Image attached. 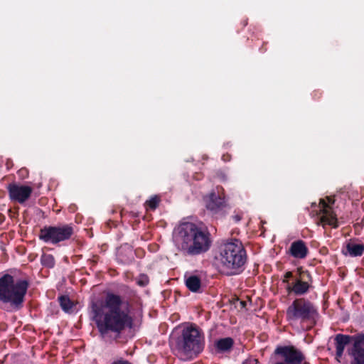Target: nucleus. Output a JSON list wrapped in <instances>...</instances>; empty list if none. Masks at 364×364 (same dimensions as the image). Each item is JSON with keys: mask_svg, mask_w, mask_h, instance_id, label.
<instances>
[{"mask_svg": "<svg viewBox=\"0 0 364 364\" xmlns=\"http://www.w3.org/2000/svg\"><path fill=\"white\" fill-rule=\"evenodd\" d=\"M309 284L306 282L301 281L299 278H295L294 282L288 284L287 289L289 292H293L296 295H302L308 291Z\"/></svg>", "mask_w": 364, "mask_h": 364, "instance_id": "obj_13", "label": "nucleus"}, {"mask_svg": "<svg viewBox=\"0 0 364 364\" xmlns=\"http://www.w3.org/2000/svg\"><path fill=\"white\" fill-rule=\"evenodd\" d=\"M112 364H131L127 360H124L122 359L118 360L117 361H114Z\"/></svg>", "mask_w": 364, "mask_h": 364, "instance_id": "obj_23", "label": "nucleus"}, {"mask_svg": "<svg viewBox=\"0 0 364 364\" xmlns=\"http://www.w3.org/2000/svg\"><path fill=\"white\" fill-rule=\"evenodd\" d=\"M246 259V251L239 240H227L219 247L218 260L227 274H239Z\"/></svg>", "mask_w": 364, "mask_h": 364, "instance_id": "obj_3", "label": "nucleus"}, {"mask_svg": "<svg viewBox=\"0 0 364 364\" xmlns=\"http://www.w3.org/2000/svg\"><path fill=\"white\" fill-rule=\"evenodd\" d=\"M28 287V284L26 280L4 274L0 277V301L9 304L16 309H21Z\"/></svg>", "mask_w": 364, "mask_h": 364, "instance_id": "obj_4", "label": "nucleus"}, {"mask_svg": "<svg viewBox=\"0 0 364 364\" xmlns=\"http://www.w3.org/2000/svg\"><path fill=\"white\" fill-rule=\"evenodd\" d=\"M346 250L352 257L360 256L364 252V245L355 242H348L346 245Z\"/></svg>", "mask_w": 364, "mask_h": 364, "instance_id": "obj_17", "label": "nucleus"}, {"mask_svg": "<svg viewBox=\"0 0 364 364\" xmlns=\"http://www.w3.org/2000/svg\"><path fill=\"white\" fill-rule=\"evenodd\" d=\"M41 263L43 266L51 268L55 264V259L51 255H43L41 257Z\"/></svg>", "mask_w": 364, "mask_h": 364, "instance_id": "obj_20", "label": "nucleus"}, {"mask_svg": "<svg viewBox=\"0 0 364 364\" xmlns=\"http://www.w3.org/2000/svg\"><path fill=\"white\" fill-rule=\"evenodd\" d=\"M159 203V198L157 196H154L146 202V208L154 210L157 207Z\"/></svg>", "mask_w": 364, "mask_h": 364, "instance_id": "obj_21", "label": "nucleus"}, {"mask_svg": "<svg viewBox=\"0 0 364 364\" xmlns=\"http://www.w3.org/2000/svg\"><path fill=\"white\" fill-rule=\"evenodd\" d=\"M316 314L314 305L304 299H295L287 310V318L289 321H309L314 319Z\"/></svg>", "mask_w": 364, "mask_h": 364, "instance_id": "obj_6", "label": "nucleus"}, {"mask_svg": "<svg viewBox=\"0 0 364 364\" xmlns=\"http://www.w3.org/2000/svg\"><path fill=\"white\" fill-rule=\"evenodd\" d=\"M73 229L70 225L48 226L41 230L39 238L45 242L57 244L70 238Z\"/></svg>", "mask_w": 364, "mask_h": 364, "instance_id": "obj_7", "label": "nucleus"}, {"mask_svg": "<svg viewBox=\"0 0 364 364\" xmlns=\"http://www.w3.org/2000/svg\"><path fill=\"white\" fill-rule=\"evenodd\" d=\"M290 254L295 258L304 259L308 253V248L302 240H296L291 245Z\"/></svg>", "mask_w": 364, "mask_h": 364, "instance_id": "obj_14", "label": "nucleus"}, {"mask_svg": "<svg viewBox=\"0 0 364 364\" xmlns=\"http://www.w3.org/2000/svg\"><path fill=\"white\" fill-rule=\"evenodd\" d=\"M186 285L190 291L197 292L200 288L201 282L198 277L191 275L186 277Z\"/></svg>", "mask_w": 364, "mask_h": 364, "instance_id": "obj_16", "label": "nucleus"}, {"mask_svg": "<svg viewBox=\"0 0 364 364\" xmlns=\"http://www.w3.org/2000/svg\"><path fill=\"white\" fill-rule=\"evenodd\" d=\"M304 364H309L308 363H304Z\"/></svg>", "mask_w": 364, "mask_h": 364, "instance_id": "obj_26", "label": "nucleus"}, {"mask_svg": "<svg viewBox=\"0 0 364 364\" xmlns=\"http://www.w3.org/2000/svg\"><path fill=\"white\" fill-rule=\"evenodd\" d=\"M173 241L178 250L190 255L203 253L210 246L208 232L190 222L181 223L174 229Z\"/></svg>", "mask_w": 364, "mask_h": 364, "instance_id": "obj_2", "label": "nucleus"}, {"mask_svg": "<svg viewBox=\"0 0 364 364\" xmlns=\"http://www.w3.org/2000/svg\"><path fill=\"white\" fill-rule=\"evenodd\" d=\"M350 364H364V333L352 336V346L348 350Z\"/></svg>", "mask_w": 364, "mask_h": 364, "instance_id": "obj_9", "label": "nucleus"}, {"mask_svg": "<svg viewBox=\"0 0 364 364\" xmlns=\"http://www.w3.org/2000/svg\"><path fill=\"white\" fill-rule=\"evenodd\" d=\"M149 283V279L146 275H141L137 280V284L141 287L146 286Z\"/></svg>", "mask_w": 364, "mask_h": 364, "instance_id": "obj_22", "label": "nucleus"}, {"mask_svg": "<svg viewBox=\"0 0 364 364\" xmlns=\"http://www.w3.org/2000/svg\"><path fill=\"white\" fill-rule=\"evenodd\" d=\"M8 191L10 199L19 203H23L27 200L33 191L30 186L17 183L9 184L8 186Z\"/></svg>", "mask_w": 364, "mask_h": 364, "instance_id": "obj_10", "label": "nucleus"}, {"mask_svg": "<svg viewBox=\"0 0 364 364\" xmlns=\"http://www.w3.org/2000/svg\"><path fill=\"white\" fill-rule=\"evenodd\" d=\"M59 302L61 308L66 312L70 310L73 307L71 301L66 296H61L59 298Z\"/></svg>", "mask_w": 364, "mask_h": 364, "instance_id": "obj_19", "label": "nucleus"}, {"mask_svg": "<svg viewBox=\"0 0 364 364\" xmlns=\"http://www.w3.org/2000/svg\"><path fill=\"white\" fill-rule=\"evenodd\" d=\"M352 343V336L343 334H337L335 337V345L336 350V358L338 359L343 355L346 346Z\"/></svg>", "mask_w": 364, "mask_h": 364, "instance_id": "obj_15", "label": "nucleus"}, {"mask_svg": "<svg viewBox=\"0 0 364 364\" xmlns=\"http://www.w3.org/2000/svg\"><path fill=\"white\" fill-rule=\"evenodd\" d=\"M327 200L328 203H326L324 199H320V202L318 205L313 203L311 204L313 209L311 213L315 215H320V223L323 225H328L333 228H336L338 226L337 219L330 206V204L333 203V201L330 198H327Z\"/></svg>", "mask_w": 364, "mask_h": 364, "instance_id": "obj_8", "label": "nucleus"}, {"mask_svg": "<svg viewBox=\"0 0 364 364\" xmlns=\"http://www.w3.org/2000/svg\"><path fill=\"white\" fill-rule=\"evenodd\" d=\"M293 277V274L291 272H287L286 274H285V276H284V282H287V279L289 278H291Z\"/></svg>", "mask_w": 364, "mask_h": 364, "instance_id": "obj_24", "label": "nucleus"}, {"mask_svg": "<svg viewBox=\"0 0 364 364\" xmlns=\"http://www.w3.org/2000/svg\"><path fill=\"white\" fill-rule=\"evenodd\" d=\"M206 208L213 212H217L225 205V199L215 192L210 193L204 198Z\"/></svg>", "mask_w": 364, "mask_h": 364, "instance_id": "obj_12", "label": "nucleus"}, {"mask_svg": "<svg viewBox=\"0 0 364 364\" xmlns=\"http://www.w3.org/2000/svg\"><path fill=\"white\" fill-rule=\"evenodd\" d=\"M235 218L236 221H239L240 220V218L239 216H237V215L235 216Z\"/></svg>", "mask_w": 364, "mask_h": 364, "instance_id": "obj_25", "label": "nucleus"}, {"mask_svg": "<svg viewBox=\"0 0 364 364\" xmlns=\"http://www.w3.org/2000/svg\"><path fill=\"white\" fill-rule=\"evenodd\" d=\"M92 313L99 331L103 335L109 332L119 333L132 325L127 304L113 294H108L104 301L93 303Z\"/></svg>", "mask_w": 364, "mask_h": 364, "instance_id": "obj_1", "label": "nucleus"}, {"mask_svg": "<svg viewBox=\"0 0 364 364\" xmlns=\"http://www.w3.org/2000/svg\"><path fill=\"white\" fill-rule=\"evenodd\" d=\"M232 345L233 341L231 338H222L216 343L217 348L221 351H226L230 349Z\"/></svg>", "mask_w": 364, "mask_h": 364, "instance_id": "obj_18", "label": "nucleus"}, {"mask_svg": "<svg viewBox=\"0 0 364 364\" xmlns=\"http://www.w3.org/2000/svg\"><path fill=\"white\" fill-rule=\"evenodd\" d=\"M275 353L281 355L287 364H301L304 360V355L293 346L278 347Z\"/></svg>", "mask_w": 364, "mask_h": 364, "instance_id": "obj_11", "label": "nucleus"}, {"mask_svg": "<svg viewBox=\"0 0 364 364\" xmlns=\"http://www.w3.org/2000/svg\"><path fill=\"white\" fill-rule=\"evenodd\" d=\"M204 344L202 331L196 326L189 325L183 329L178 348L181 356L190 358L199 354L203 350Z\"/></svg>", "mask_w": 364, "mask_h": 364, "instance_id": "obj_5", "label": "nucleus"}]
</instances>
